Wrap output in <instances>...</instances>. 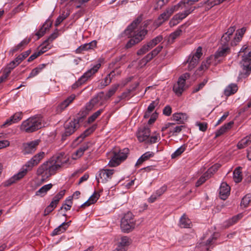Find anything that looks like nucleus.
<instances>
[{"label": "nucleus", "instance_id": "nucleus-1", "mask_svg": "<svg viewBox=\"0 0 251 251\" xmlns=\"http://www.w3.org/2000/svg\"><path fill=\"white\" fill-rule=\"evenodd\" d=\"M141 17H138L132 23L128 26L127 28L125 30V33L131 39L127 42L126 45V49L131 48L134 45L139 43L143 40L146 34L148 31L145 27H140L137 30L135 31V29L138 25L141 22Z\"/></svg>", "mask_w": 251, "mask_h": 251}, {"label": "nucleus", "instance_id": "nucleus-2", "mask_svg": "<svg viewBox=\"0 0 251 251\" xmlns=\"http://www.w3.org/2000/svg\"><path fill=\"white\" fill-rule=\"evenodd\" d=\"M45 154V152L42 151L35 155L25 164V168H23L22 170L5 181L4 185L9 186L22 178L28 171L31 170L34 166H36L40 162L44 157Z\"/></svg>", "mask_w": 251, "mask_h": 251}, {"label": "nucleus", "instance_id": "nucleus-3", "mask_svg": "<svg viewBox=\"0 0 251 251\" xmlns=\"http://www.w3.org/2000/svg\"><path fill=\"white\" fill-rule=\"evenodd\" d=\"M234 26L230 27L221 37V58L224 57L231 53L230 40L235 30ZM222 59H221V61Z\"/></svg>", "mask_w": 251, "mask_h": 251}, {"label": "nucleus", "instance_id": "nucleus-4", "mask_svg": "<svg viewBox=\"0 0 251 251\" xmlns=\"http://www.w3.org/2000/svg\"><path fill=\"white\" fill-rule=\"evenodd\" d=\"M42 119L39 117H33L23 122L21 129L27 133L33 132L42 126Z\"/></svg>", "mask_w": 251, "mask_h": 251}, {"label": "nucleus", "instance_id": "nucleus-5", "mask_svg": "<svg viewBox=\"0 0 251 251\" xmlns=\"http://www.w3.org/2000/svg\"><path fill=\"white\" fill-rule=\"evenodd\" d=\"M54 163H51L49 160L41 165L37 170V176H41L43 179L49 178L54 175L56 171Z\"/></svg>", "mask_w": 251, "mask_h": 251}, {"label": "nucleus", "instance_id": "nucleus-6", "mask_svg": "<svg viewBox=\"0 0 251 251\" xmlns=\"http://www.w3.org/2000/svg\"><path fill=\"white\" fill-rule=\"evenodd\" d=\"M150 129L148 126L141 127L139 128L136 135L140 142H145L147 144H153L157 141L158 135L150 136Z\"/></svg>", "mask_w": 251, "mask_h": 251}, {"label": "nucleus", "instance_id": "nucleus-7", "mask_svg": "<svg viewBox=\"0 0 251 251\" xmlns=\"http://www.w3.org/2000/svg\"><path fill=\"white\" fill-rule=\"evenodd\" d=\"M129 150L127 148L115 150L113 152V156L108 163V165L110 167L118 166L127 158Z\"/></svg>", "mask_w": 251, "mask_h": 251}, {"label": "nucleus", "instance_id": "nucleus-8", "mask_svg": "<svg viewBox=\"0 0 251 251\" xmlns=\"http://www.w3.org/2000/svg\"><path fill=\"white\" fill-rule=\"evenodd\" d=\"M136 221L130 212L126 213L121 220V228L124 232L129 233L135 227Z\"/></svg>", "mask_w": 251, "mask_h": 251}, {"label": "nucleus", "instance_id": "nucleus-9", "mask_svg": "<svg viewBox=\"0 0 251 251\" xmlns=\"http://www.w3.org/2000/svg\"><path fill=\"white\" fill-rule=\"evenodd\" d=\"M100 66V63L97 64L92 68L88 70L72 85V88L73 89H76L85 83L92 75L98 72Z\"/></svg>", "mask_w": 251, "mask_h": 251}, {"label": "nucleus", "instance_id": "nucleus-10", "mask_svg": "<svg viewBox=\"0 0 251 251\" xmlns=\"http://www.w3.org/2000/svg\"><path fill=\"white\" fill-rule=\"evenodd\" d=\"M242 52L244 54L242 56L241 64L243 69L247 71H251V49L248 48L246 45H244L239 52V53Z\"/></svg>", "mask_w": 251, "mask_h": 251}, {"label": "nucleus", "instance_id": "nucleus-11", "mask_svg": "<svg viewBox=\"0 0 251 251\" xmlns=\"http://www.w3.org/2000/svg\"><path fill=\"white\" fill-rule=\"evenodd\" d=\"M190 77L189 73H185L181 75L177 82L174 85L173 90L176 95L180 96L182 92L186 89V80Z\"/></svg>", "mask_w": 251, "mask_h": 251}, {"label": "nucleus", "instance_id": "nucleus-12", "mask_svg": "<svg viewBox=\"0 0 251 251\" xmlns=\"http://www.w3.org/2000/svg\"><path fill=\"white\" fill-rule=\"evenodd\" d=\"M115 171L114 169H103L100 170L96 176L98 183H106L110 180Z\"/></svg>", "mask_w": 251, "mask_h": 251}, {"label": "nucleus", "instance_id": "nucleus-13", "mask_svg": "<svg viewBox=\"0 0 251 251\" xmlns=\"http://www.w3.org/2000/svg\"><path fill=\"white\" fill-rule=\"evenodd\" d=\"M202 55V48L201 47H199L195 53H192L190 54L187 60L188 63V69L189 70H192L196 66Z\"/></svg>", "mask_w": 251, "mask_h": 251}, {"label": "nucleus", "instance_id": "nucleus-14", "mask_svg": "<svg viewBox=\"0 0 251 251\" xmlns=\"http://www.w3.org/2000/svg\"><path fill=\"white\" fill-rule=\"evenodd\" d=\"M220 49L216 52L214 55H212L209 57L206 61H204L201 63V66L199 67L200 71H204L208 69L210 65H216L220 62Z\"/></svg>", "mask_w": 251, "mask_h": 251}, {"label": "nucleus", "instance_id": "nucleus-15", "mask_svg": "<svg viewBox=\"0 0 251 251\" xmlns=\"http://www.w3.org/2000/svg\"><path fill=\"white\" fill-rule=\"evenodd\" d=\"M119 84H114L109 89L108 91L106 94H104L103 92H101L98 94L97 97L94 98L91 101V102L94 104L95 103H96L99 100H107L109 99H110L112 96L114 95L115 92L117 91L118 87Z\"/></svg>", "mask_w": 251, "mask_h": 251}, {"label": "nucleus", "instance_id": "nucleus-16", "mask_svg": "<svg viewBox=\"0 0 251 251\" xmlns=\"http://www.w3.org/2000/svg\"><path fill=\"white\" fill-rule=\"evenodd\" d=\"M79 127V120L77 119H74L71 121H67L64 124L65 131L63 134L62 138L67 137L72 134Z\"/></svg>", "mask_w": 251, "mask_h": 251}, {"label": "nucleus", "instance_id": "nucleus-17", "mask_svg": "<svg viewBox=\"0 0 251 251\" xmlns=\"http://www.w3.org/2000/svg\"><path fill=\"white\" fill-rule=\"evenodd\" d=\"M49 160L51 163H54V165L55 166L56 170H57L62 165L68 163L69 158L65 155L64 152H61L53 156Z\"/></svg>", "mask_w": 251, "mask_h": 251}, {"label": "nucleus", "instance_id": "nucleus-18", "mask_svg": "<svg viewBox=\"0 0 251 251\" xmlns=\"http://www.w3.org/2000/svg\"><path fill=\"white\" fill-rule=\"evenodd\" d=\"M40 140H36L23 144V153L28 154L33 153L39 145Z\"/></svg>", "mask_w": 251, "mask_h": 251}, {"label": "nucleus", "instance_id": "nucleus-19", "mask_svg": "<svg viewBox=\"0 0 251 251\" xmlns=\"http://www.w3.org/2000/svg\"><path fill=\"white\" fill-rule=\"evenodd\" d=\"M196 0H186L184 1H181L178 3L176 5L172 6L171 7L168 8V9L170 12V13L173 14L175 11L178 10L179 7H181V8H186V5H191L193 4Z\"/></svg>", "mask_w": 251, "mask_h": 251}, {"label": "nucleus", "instance_id": "nucleus-20", "mask_svg": "<svg viewBox=\"0 0 251 251\" xmlns=\"http://www.w3.org/2000/svg\"><path fill=\"white\" fill-rule=\"evenodd\" d=\"M75 95H72L61 102L56 107V112L57 113H61L75 100Z\"/></svg>", "mask_w": 251, "mask_h": 251}, {"label": "nucleus", "instance_id": "nucleus-21", "mask_svg": "<svg viewBox=\"0 0 251 251\" xmlns=\"http://www.w3.org/2000/svg\"><path fill=\"white\" fill-rule=\"evenodd\" d=\"M91 145V143L89 142L83 144L74 153L72 154V159L74 160H76L77 159L80 157L83 154L84 151L87 150L90 147Z\"/></svg>", "mask_w": 251, "mask_h": 251}, {"label": "nucleus", "instance_id": "nucleus-22", "mask_svg": "<svg viewBox=\"0 0 251 251\" xmlns=\"http://www.w3.org/2000/svg\"><path fill=\"white\" fill-rule=\"evenodd\" d=\"M97 41L94 40L89 43L84 44L77 48L75 50V53H81L84 51H87L94 49L96 47Z\"/></svg>", "mask_w": 251, "mask_h": 251}, {"label": "nucleus", "instance_id": "nucleus-23", "mask_svg": "<svg viewBox=\"0 0 251 251\" xmlns=\"http://www.w3.org/2000/svg\"><path fill=\"white\" fill-rule=\"evenodd\" d=\"M163 46H158L155 49H154L153 50H152L150 53L148 54L146 56H145L142 61L143 62L147 63L151 60L154 57L157 55L162 50Z\"/></svg>", "mask_w": 251, "mask_h": 251}, {"label": "nucleus", "instance_id": "nucleus-24", "mask_svg": "<svg viewBox=\"0 0 251 251\" xmlns=\"http://www.w3.org/2000/svg\"><path fill=\"white\" fill-rule=\"evenodd\" d=\"M230 187L226 182L221 184V200H225L230 195Z\"/></svg>", "mask_w": 251, "mask_h": 251}, {"label": "nucleus", "instance_id": "nucleus-25", "mask_svg": "<svg viewBox=\"0 0 251 251\" xmlns=\"http://www.w3.org/2000/svg\"><path fill=\"white\" fill-rule=\"evenodd\" d=\"M71 222V221L68 222H63L59 226L53 230L52 235L54 236L64 232L69 226Z\"/></svg>", "mask_w": 251, "mask_h": 251}, {"label": "nucleus", "instance_id": "nucleus-26", "mask_svg": "<svg viewBox=\"0 0 251 251\" xmlns=\"http://www.w3.org/2000/svg\"><path fill=\"white\" fill-rule=\"evenodd\" d=\"M195 9V7H190V8H187L182 12L178 13L176 14L175 16L176 18L177 19L178 21L180 22L184 18H185L188 15L191 13Z\"/></svg>", "mask_w": 251, "mask_h": 251}, {"label": "nucleus", "instance_id": "nucleus-27", "mask_svg": "<svg viewBox=\"0 0 251 251\" xmlns=\"http://www.w3.org/2000/svg\"><path fill=\"white\" fill-rule=\"evenodd\" d=\"M179 226L181 228H190L192 223L185 214H183L179 220Z\"/></svg>", "mask_w": 251, "mask_h": 251}, {"label": "nucleus", "instance_id": "nucleus-28", "mask_svg": "<svg viewBox=\"0 0 251 251\" xmlns=\"http://www.w3.org/2000/svg\"><path fill=\"white\" fill-rule=\"evenodd\" d=\"M238 90L237 85L235 84L231 83L228 85L224 91V94L226 96L235 94Z\"/></svg>", "mask_w": 251, "mask_h": 251}, {"label": "nucleus", "instance_id": "nucleus-29", "mask_svg": "<svg viewBox=\"0 0 251 251\" xmlns=\"http://www.w3.org/2000/svg\"><path fill=\"white\" fill-rule=\"evenodd\" d=\"M153 155L154 153L152 152L148 151L145 152L138 159L135 166H138L142 164L144 161L148 160L151 157H153Z\"/></svg>", "mask_w": 251, "mask_h": 251}, {"label": "nucleus", "instance_id": "nucleus-30", "mask_svg": "<svg viewBox=\"0 0 251 251\" xmlns=\"http://www.w3.org/2000/svg\"><path fill=\"white\" fill-rule=\"evenodd\" d=\"M172 119L178 123H183L187 119V116L185 113H176L172 116Z\"/></svg>", "mask_w": 251, "mask_h": 251}, {"label": "nucleus", "instance_id": "nucleus-31", "mask_svg": "<svg viewBox=\"0 0 251 251\" xmlns=\"http://www.w3.org/2000/svg\"><path fill=\"white\" fill-rule=\"evenodd\" d=\"M130 242L129 238L127 236H124L121 238V241L118 244L117 247L120 249H123L125 251L127 250V247L130 245Z\"/></svg>", "mask_w": 251, "mask_h": 251}, {"label": "nucleus", "instance_id": "nucleus-32", "mask_svg": "<svg viewBox=\"0 0 251 251\" xmlns=\"http://www.w3.org/2000/svg\"><path fill=\"white\" fill-rule=\"evenodd\" d=\"M114 72H111L108 74L103 80L100 83L99 87L100 89H102L105 86L108 85L111 82L112 77L114 76Z\"/></svg>", "mask_w": 251, "mask_h": 251}, {"label": "nucleus", "instance_id": "nucleus-33", "mask_svg": "<svg viewBox=\"0 0 251 251\" xmlns=\"http://www.w3.org/2000/svg\"><path fill=\"white\" fill-rule=\"evenodd\" d=\"M251 143V134L249 136H247L246 137L242 139L237 144V148L239 149H242Z\"/></svg>", "mask_w": 251, "mask_h": 251}, {"label": "nucleus", "instance_id": "nucleus-34", "mask_svg": "<svg viewBox=\"0 0 251 251\" xmlns=\"http://www.w3.org/2000/svg\"><path fill=\"white\" fill-rule=\"evenodd\" d=\"M52 187V184L51 183L44 185L36 192V195L40 196L41 197L44 196L46 194L47 192L50 190Z\"/></svg>", "mask_w": 251, "mask_h": 251}, {"label": "nucleus", "instance_id": "nucleus-35", "mask_svg": "<svg viewBox=\"0 0 251 251\" xmlns=\"http://www.w3.org/2000/svg\"><path fill=\"white\" fill-rule=\"evenodd\" d=\"M169 10L167 8L163 13L158 18V21L159 22V25H161L163 22L167 21L171 16L172 15V13H170Z\"/></svg>", "mask_w": 251, "mask_h": 251}, {"label": "nucleus", "instance_id": "nucleus-36", "mask_svg": "<svg viewBox=\"0 0 251 251\" xmlns=\"http://www.w3.org/2000/svg\"><path fill=\"white\" fill-rule=\"evenodd\" d=\"M95 130L94 127H91L86 129L82 133H81L76 140L79 142H81L83 140L89 135L91 134Z\"/></svg>", "mask_w": 251, "mask_h": 251}, {"label": "nucleus", "instance_id": "nucleus-37", "mask_svg": "<svg viewBox=\"0 0 251 251\" xmlns=\"http://www.w3.org/2000/svg\"><path fill=\"white\" fill-rule=\"evenodd\" d=\"M30 39H24L21 42L16 46L14 47L11 50L13 53L19 50L23 49L24 47L29 42Z\"/></svg>", "mask_w": 251, "mask_h": 251}, {"label": "nucleus", "instance_id": "nucleus-38", "mask_svg": "<svg viewBox=\"0 0 251 251\" xmlns=\"http://www.w3.org/2000/svg\"><path fill=\"white\" fill-rule=\"evenodd\" d=\"M45 64H42L38 65L37 67L33 69L30 73L28 78L33 77L37 75L45 67Z\"/></svg>", "mask_w": 251, "mask_h": 251}, {"label": "nucleus", "instance_id": "nucleus-39", "mask_svg": "<svg viewBox=\"0 0 251 251\" xmlns=\"http://www.w3.org/2000/svg\"><path fill=\"white\" fill-rule=\"evenodd\" d=\"M250 204H251V195L248 194L245 196L242 199L241 206L246 208L249 206Z\"/></svg>", "mask_w": 251, "mask_h": 251}, {"label": "nucleus", "instance_id": "nucleus-40", "mask_svg": "<svg viewBox=\"0 0 251 251\" xmlns=\"http://www.w3.org/2000/svg\"><path fill=\"white\" fill-rule=\"evenodd\" d=\"M182 33V30L178 29L174 32L170 34L168 38V42L170 43H173L176 39L179 37Z\"/></svg>", "mask_w": 251, "mask_h": 251}, {"label": "nucleus", "instance_id": "nucleus-41", "mask_svg": "<svg viewBox=\"0 0 251 251\" xmlns=\"http://www.w3.org/2000/svg\"><path fill=\"white\" fill-rule=\"evenodd\" d=\"M51 43H50L49 42L47 41V40H46L41 45L40 47L41 49L39 52L41 54L44 53L46 51H47L48 50L50 49L51 47Z\"/></svg>", "mask_w": 251, "mask_h": 251}, {"label": "nucleus", "instance_id": "nucleus-42", "mask_svg": "<svg viewBox=\"0 0 251 251\" xmlns=\"http://www.w3.org/2000/svg\"><path fill=\"white\" fill-rule=\"evenodd\" d=\"M242 217L243 214L242 213H240L235 216H233L232 218L229 219L227 221V224L226 226L228 227L235 224L237 221L241 219L242 218Z\"/></svg>", "mask_w": 251, "mask_h": 251}, {"label": "nucleus", "instance_id": "nucleus-43", "mask_svg": "<svg viewBox=\"0 0 251 251\" xmlns=\"http://www.w3.org/2000/svg\"><path fill=\"white\" fill-rule=\"evenodd\" d=\"M233 177L235 182L239 183L242 179V173L240 168H236L233 172Z\"/></svg>", "mask_w": 251, "mask_h": 251}, {"label": "nucleus", "instance_id": "nucleus-44", "mask_svg": "<svg viewBox=\"0 0 251 251\" xmlns=\"http://www.w3.org/2000/svg\"><path fill=\"white\" fill-rule=\"evenodd\" d=\"M186 146L182 145L178 148L172 154V158H175L181 154L186 150Z\"/></svg>", "mask_w": 251, "mask_h": 251}, {"label": "nucleus", "instance_id": "nucleus-45", "mask_svg": "<svg viewBox=\"0 0 251 251\" xmlns=\"http://www.w3.org/2000/svg\"><path fill=\"white\" fill-rule=\"evenodd\" d=\"M210 177L209 176L208 174H207L206 172L204 173L202 176L198 180L196 183V187H199L201 185H202L203 183L205 182L206 180H207Z\"/></svg>", "mask_w": 251, "mask_h": 251}, {"label": "nucleus", "instance_id": "nucleus-46", "mask_svg": "<svg viewBox=\"0 0 251 251\" xmlns=\"http://www.w3.org/2000/svg\"><path fill=\"white\" fill-rule=\"evenodd\" d=\"M163 39V37L162 35H158L156 36L155 38H153L151 41L148 42V44L150 45L151 48L152 49L155 46H156L158 43H160Z\"/></svg>", "mask_w": 251, "mask_h": 251}, {"label": "nucleus", "instance_id": "nucleus-47", "mask_svg": "<svg viewBox=\"0 0 251 251\" xmlns=\"http://www.w3.org/2000/svg\"><path fill=\"white\" fill-rule=\"evenodd\" d=\"M184 127L183 126H172L170 128V133H172L173 135H177L182 130Z\"/></svg>", "mask_w": 251, "mask_h": 251}, {"label": "nucleus", "instance_id": "nucleus-48", "mask_svg": "<svg viewBox=\"0 0 251 251\" xmlns=\"http://www.w3.org/2000/svg\"><path fill=\"white\" fill-rule=\"evenodd\" d=\"M103 111L102 109H99L94 113H93L91 116H90L88 119V122L89 123H91L93 122L102 113Z\"/></svg>", "mask_w": 251, "mask_h": 251}, {"label": "nucleus", "instance_id": "nucleus-49", "mask_svg": "<svg viewBox=\"0 0 251 251\" xmlns=\"http://www.w3.org/2000/svg\"><path fill=\"white\" fill-rule=\"evenodd\" d=\"M151 49V48L150 45L148 44V43H147L146 45H144L143 46H142V47L137 51V54L138 55H143Z\"/></svg>", "mask_w": 251, "mask_h": 251}, {"label": "nucleus", "instance_id": "nucleus-50", "mask_svg": "<svg viewBox=\"0 0 251 251\" xmlns=\"http://www.w3.org/2000/svg\"><path fill=\"white\" fill-rule=\"evenodd\" d=\"M234 124L233 121H230L221 127V134H223L230 129Z\"/></svg>", "mask_w": 251, "mask_h": 251}, {"label": "nucleus", "instance_id": "nucleus-51", "mask_svg": "<svg viewBox=\"0 0 251 251\" xmlns=\"http://www.w3.org/2000/svg\"><path fill=\"white\" fill-rule=\"evenodd\" d=\"M45 25H46L44 24L39 30L36 33L35 35L38 36V39L43 36L45 33L46 30L50 26V25L49 26L47 25V26H45Z\"/></svg>", "mask_w": 251, "mask_h": 251}, {"label": "nucleus", "instance_id": "nucleus-52", "mask_svg": "<svg viewBox=\"0 0 251 251\" xmlns=\"http://www.w3.org/2000/svg\"><path fill=\"white\" fill-rule=\"evenodd\" d=\"M220 168V165L218 164H215L212 167H211L206 172L208 174L210 177H211L212 175L217 172Z\"/></svg>", "mask_w": 251, "mask_h": 251}, {"label": "nucleus", "instance_id": "nucleus-53", "mask_svg": "<svg viewBox=\"0 0 251 251\" xmlns=\"http://www.w3.org/2000/svg\"><path fill=\"white\" fill-rule=\"evenodd\" d=\"M11 117L14 123H16L19 122L22 119L23 113L21 112H17Z\"/></svg>", "mask_w": 251, "mask_h": 251}, {"label": "nucleus", "instance_id": "nucleus-54", "mask_svg": "<svg viewBox=\"0 0 251 251\" xmlns=\"http://www.w3.org/2000/svg\"><path fill=\"white\" fill-rule=\"evenodd\" d=\"M65 192L66 191L65 190H63L58 193L53 198V200L54 201H55L58 204L60 200H61L65 195Z\"/></svg>", "mask_w": 251, "mask_h": 251}, {"label": "nucleus", "instance_id": "nucleus-55", "mask_svg": "<svg viewBox=\"0 0 251 251\" xmlns=\"http://www.w3.org/2000/svg\"><path fill=\"white\" fill-rule=\"evenodd\" d=\"M100 197V195L98 193L95 192L94 194L89 198L88 201L91 204H93L97 201Z\"/></svg>", "mask_w": 251, "mask_h": 251}, {"label": "nucleus", "instance_id": "nucleus-56", "mask_svg": "<svg viewBox=\"0 0 251 251\" xmlns=\"http://www.w3.org/2000/svg\"><path fill=\"white\" fill-rule=\"evenodd\" d=\"M58 36V31L57 29H56L55 31L52 33L50 35L48 39H47V41L51 43L54 39H55Z\"/></svg>", "mask_w": 251, "mask_h": 251}, {"label": "nucleus", "instance_id": "nucleus-57", "mask_svg": "<svg viewBox=\"0 0 251 251\" xmlns=\"http://www.w3.org/2000/svg\"><path fill=\"white\" fill-rule=\"evenodd\" d=\"M196 125L201 131H205L207 128V124L206 123L197 122Z\"/></svg>", "mask_w": 251, "mask_h": 251}, {"label": "nucleus", "instance_id": "nucleus-58", "mask_svg": "<svg viewBox=\"0 0 251 251\" xmlns=\"http://www.w3.org/2000/svg\"><path fill=\"white\" fill-rule=\"evenodd\" d=\"M207 82L206 80H204L202 82L200 83L198 85L195 87L192 91L193 93H196L201 89Z\"/></svg>", "mask_w": 251, "mask_h": 251}, {"label": "nucleus", "instance_id": "nucleus-59", "mask_svg": "<svg viewBox=\"0 0 251 251\" xmlns=\"http://www.w3.org/2000/svg\"><path fill=\"white\" fill-rule=\"evenodd\" d=\"M167 190V186L165 185L163 186L159 189H158L154 193L158 197L161 196Z\"/></svg>", "mask_w": 251, "mask_h": 251}, {"label": "nucleus", "instance_id": "nucleus-60", "mask_svg": "<svg viewBox=\"0 0 251 251\" xmlns=\"http://www.w3.org/2000/svg\"><path fill=\"white\" fill-rule=\"evenodd\" d=\"M214 235H213V237L211 238H209L205 244H204V246H205V249L207 250H208V249L207 248V246H210L213 244V243H214V241L216 240V238L214 236Z\"/></svg>", "mask_w": 251, "mask_h": 251}, {"label": "nucleus", "instance_id": "nucleus-61", "mask_svg": "<svg viewBox=\"0 0 251 251\" xmlns=\"http://www.w3.org/2000/svg\"><path fill=\"white\" fill-rule=\"evenodd\" d=\"M172 108L169 105L166 106L163 110V113L166 116H169L171 114Z\"/></svg>", "mask_w": 251, "mask_h": 251}, {"label": "nucleus", "instance_id": "nucleus-62", "mask_svg": "<svg viewBox=\"0 0 251 251\" xmlns=\"http://www.w3.org/2000/svg\"><path fill=\"white\" fill-rule=\"evenodd\" d=\"M157 104L158 102H157L156 101H152L149 105L147 110L151 113Z\"/></svg>", "mask_w": 251, "mask_h": 251}, {"label": "nucleus", "instance_id": "nucleus-63", "mask_svg": "<svg viewBox=\"0 0 251 251\" xmlns=\"http://www.w3.org/2000/svg\"><path fill=\"white\" fill-rule=\"evenodd\" d=\"M180 22L178 21L177 19L176 18V16L174 15V16L170 20L169 22V25L171 27H172L177 25Z\"/></svg>", "mask_w": 251, "mask_h": 251}, {"label": "nucleus", "instance_id": "nucleus-64", "mask_svg": "<svg viewBox=\"0 0 251 251\" xmlns=\"http://www.w3.org/2000/svg\"><path fill=\"white\" fill-rule=\"evenodd\" d=\"M242 38L239 37L237 35L235 34V36L232 41L230 42V45L231 46H235L237 45L238 43H239L242 39Z\"/></svg>", "mask_w": 251, "mask_h": 251}]
</instances>
